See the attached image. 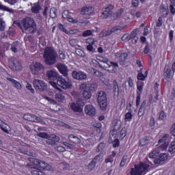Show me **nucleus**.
<instances>
[{
	"label": "nucleus",
	"mask_w": 175,
	"mask_h": 175,
	"mask_svg": "<svg viewBox=\"0 0 175 175\" xmlns=\"http://www.w3.org/2000/svg\"><path fill=\"white\" fill-rule=\"evenodd\" d=\"M92 62L97 64L101 69H105V70H107L110 73H116L118 68L117 62H111L110 59L102 56H97L96 59H92Z\"/></svg>",
	"instance_id": "nucleus-1"
},
{
	"label": "nucleus",
	"mask_w": 175,
	"mask_h": 175,
	"mask_svg": "<svg viewBox=\"0 0 175 175\" xmlns=\"http://www.w3.org/2000/svg\"><path fill=\"white\" fill-rule=\"evenodd\" d=\"M49 84L57 90V91H62L61 88L63 90H68L72 87V82L68 79H64L62 77H59L57 80V83L55 81H49ZM61 87V88H59Z\"/></svg>",
	"instance_id": "nucleus-2"
},
{
	"label": "nucleus",
	"mask_w": 175,
	"mask_h": 175,
	"mask_svg": "<svg viewBox=\"0 0 175 175\" xmlns=\"http://www.w3.org/2000/svg\"><path fill=\"white\" fill-rule=\"evenodd\" d=\"M44 59L46 65H54L57 62V54L51 47H46L44 51Z\"/></svg>",
	"instance_id": "nucleus-3"
},
{
	"label": "nucleus",
	"mask_w": 175,
	"mask_h": 175,
	"mask_svg": "<svg viewBox=\"0 0 175 175\" xmlns=\"http://www.w3.org/2000/svg\"><path fill=\"white\" fill-rule=\"evenodd\" d=\"M29 161L31 162V164H28L27 166H31L33 169H39V167H40L41 169H43V170H53V167L44 161H40L38 159L33 158L29 159Z\"/></svg>",
	"instance_id": "nucleus-4"
},
{
	"label": "nucleus",
	"mask_w": 175,
	"mask_h": 175,
	"mask_svg": "<svg viewBox=\"0 0 175 175\" xmlns=\"http://www.w3.org/2000/svg\"><path fill=\"white\" fill-rule=\"evenodd\" d=\"M148 167H150L148 164L141 163L131 169L130 175H144L147 173Z\"/></svg>",
	"instance_id": "nucleus-5"
},
{
	"label": "nucleus",
	"mask_w": 175,
	"mask_h": 175,
	"mask_svg": "<svg viewBox=\"0 0 175 175\" xmlns=\"http://www.w3.org/2000/svg\"><path fill=\"white\" fill-rule=\"evenodd\" d=\"M22 25L26 31L30 33H33L36 31V23L32 18L27 17L21 21Z\"/></svg>",
	"instance_id": "nucleus-6"
},
{
	"label": "nucleus",
	"mask_w": 175,
	"mask_h": 175,
	"mask_svg": "<svg viewBox=\"0 0 175 175\" xmlns=\"http://www.w3.org/2000/svg\"><path fill=\"white\" fill-rule=\"evenodd\" d=\"M128 27L127 25H118L113 27L109 28L107 29H104L100 33V38H105V36H110L113 33H117L119 31H123Z\"/></svg>",
	"instance_id": "nucleus-7"
},
{
	"label": "nucleus",
	"mask_w": 175,
	"mask_h": 175,
	"mask_svg": "<svg viewBox=\"0 0 175 175\" xmlns=\"http://www.w3.org/2000/svg\"><path fill=\"white\" fill-rule=\"evenodd\" d=\"M97 100L100 109H102V110H106L107 107V98H106L105 92H98L97 94Z\"/></svg>",
	"instance_id": "nucleus-8"
},
{
	"label": "nucleus",
	"mask_w": 175,
	"mask_h": 175,
	"mask_svg": "<svg viewBox=\"0 0 175 175\" xmlns=\"http://www.w3.org/2000/svg\"><path fill=\"white\" fill-rule=\"evenodd\" d=\"M112 126H113V130L110 132V136H113L114 139L117 137L118 135V131L121 129V120L115 119L112 122Z\"/></svg>",
	"instance_id": "nucleus-9"
},
{
	"label": "nucleus",
	"mask_w": 175,
	"mask_h": 175,
	"mask_svg": "<svg viewBox=\"0 0 175 175\" xmlns=\"http://www.w3.org/2000/svg\"><path fill=\"white\" fill-rule=\"evenodd\" d=\"M30 70L31 73H33L36 76H38V75L40 73V70H44V66L39 62H33L30 65Z\"/></svg>",
	"instance_id": "nucleus-10"
},
{
	"label": "nucleus",
	"mask_w": 175,
	"mask_h": 175,
	"mask_svg": "<svg viewBox=\"0 0 175 175\" xmlns=\"http://www.w3.org/2000/svg\"><path fill=\"white\" fill-rule=\"evenodd\" d=\"M169 137L170 135L168 134H163L159 139V144L163 143L159 146L160 151H166V150H167V148L169 147V142H167V139H169Z\"/></svg>",
	"instance_id": "nucleus-11"
},
{
	"label": "nucleus",
	"mask_w": 175,
	"mask_h": 175,
	"mask_svg": "<svg viewBox=\"0 0 175 175\" xmlns=\"http://www.w3.org/2000/svg\"><path fill=\"white\" fill-rule=\"evenodd\" d=\"M33 84L36 90H38L39 91H44L47 88L46 83L40 79H35Z\"/></svg>",
	"instance_id": "nucleus-12"
},
{
	"label": "nucleus",
	"mask_w": 175,
	"mask_h": 175,
	"mask_svg": "<svg viewBox=\"0 0 175 175\" xmlns=\"http://www.w3.org/2000/svg\"><path fill=\"white\" fill-rule=\"evenodd\" d=\"M72 76L75 80H85L87 79V74L81 71L74 70Z\"/></svg>",
	"instance_id": "nucleus-13"
},
{
	"label": "nucleus",
	"mask_w": 175,
	"mask_h": 175,
	"mask_svg": "<svg viewBox=\"0 0 175 175\" xmlns=\"http://www.w3.org/2000/svg\"><path fill=\"white\" fill-rule=\"evenodd\" d=\"M9 67L12 69V70H21L22 69L21 63L18 60H10Z\"/></svg>",
	"instance_id": "nucleus-14"
},
{
	"label": "nucleus",
	"mask_w": 175,
	"mask_h": 175,
	"mask_svg": "<svg viewBox=\"0 0 175 175\" xmlns=\"http://www.w3.org/2000/svg\"><path fill=\"white\" fill-rule=\"evenodd\" d=\"M46 77L50 81H55L58 80V73L55 70H49L46 72Z\"/></svg>",
	"instance_id": "nucleus-15"
},
{
	"label": "nucleus",
	"mask_w": 175,
	"mask_h": 175,
	"mask_svg": "<svg viewBox=\"0 0 175 175\" xmlns=\"http://www.w3.org/2000/svg\"><path fill=\"white\" fill-rule=\"evenodd\" d=\"M113 9H114V6L113 5H109L107 7L103 10V12L101 13L100 17L102 18H107L109 16H111L113 13Z\"/></svg>",
	"instance_id": "nucleus-16"
},
{
	"label": "nucleus",
	"mask_w": 175,
	"mask_h": 175,
	"mask_svg": "<svg viewBox=\"0 0 175 175\" xmlns=\"http://www.w3.org/2000/svg\"><path fill=\"white\" fill-rule=\"evenodd\" d=\"M85 113L87 116L94 117L96 114V109L92 105H88L85 107Z\"/></svg>",
	"instance_id": "nucleus-17"
},
{
	"label": "nucleus",
	"mask_w": 175,
	"mask_h": 175,
	"mask_svg": "<svg viewBox=\"0 0 175 175\" xmlns=\"http://www.w3.org/2000/svg\"><path fill=\"white\" fill-rule=\"evenodd\" d=\"M81 13L85 16H94L95 10L92 7H83L81 8Z\"/></svg>",
	"instance_id": "nucleus-18"
},
{
	"label": "nucleus",
	"mask_w": 175,
	"mask_h": 175,
	"mask_svg": "<svg viewBox=\"0 0 175 175\" xmlns=\"http://www.w3.org/2000/svg\"><path fill=\"white\" fill-rule=\"evenodd\" d=\"M24 120L27 121H32L33 122H40L42 119L35 115H31L29 113H26L23 116Z\"/></svg>",
	"instance_id": "nucleus-19"
},
{
	"label": "nucleus",
	"mask_w": 175,
	"mask_h": 175,
	"mask_svg": "<svg viewBox=\"0 0 175 175\" xmlns=\"http://www.w3.org/2000/svg\"><path fill=\"white\" fill-rule=\"evenodd\" d=\"M98 88V84L96 83H82L80 85L81 90H89V91H94V90H96Z\"/></svg>",
	"instance_id": "nucleus-20"
},
{
	"label": "nucleus",
	"mask_w": 175,
	"mask_h": 175,
	"mask_svg": "<svg viewBox=\"0 0 175 175\" xmlns=\"http://www.w3.org/2000/svg\"><path fill=\"white\" fill-rule=\"evenodd\" d=\"M169 159V154L167 153H161L159 154V158L154 160V163L156 165H159L161 162H165Z\"/></svg>",
	"instance_id": "nucleus-21"
},
{
	"label": "nucleus",
	"mask_w": 175,
	"mask_h": 175,
	"mask_svg": "<svg viewBox=\"0 0 175 175\" xmlns=\"http://www.w3.org/2000/svg\"><path fill=\"white\" fill-rule=\"evenodd\" d=\"M174 75V72L170 70V66L169 65H165V69H164V77L167 80L168 79H172Z\"/></svg>",
	"instance_id": "nucleus-22"
},
{
	"label": "nucleus",
	"mask_w": 175,
	"mask_h": 175,
	"mask_svg": "<svg viewBox=\"0 0 175 175\" xmlns=\"http://www.w3.org/2000/svg\"><path fill=\"white\" fill-rule=\"evenodd\" d=\"M55 99L57 102H59V103H65L66 100V98L62 94L61 91L55 92Z\"/></svg>",
	"instance_id": "nucleus-23"
},
{
	"label": "nucleus",
	"mask_w": 175,
	"mask_h": 175,
	"mask_svg": "<svg viewBox=\"0 0 175 175\" xmlns=\"http://www.w3.org/2000/svg\"><path fill=\"white\" fill-rule=\"evenodd\" d=\"M57 68L59 72L62 73V75H63L64 76L68 75V67L66 66L62 63H59L57 64Z\"/></svg>",
	"instance_id": "nucleus-24"
},
{
	"label": "nucleus",
	"mask_w": 175,
	"mask_h": 175,
	"mask_svg": "<svg viewBox=\"0 0 175 175\" xmlns=\"http://www.w3.org/2000/svg\"><path fill=\"white\" fill-rule=\"evenodd\" d=\"M63 18H67L69 23H72L73 24H76L77 21L74 19L73 18L70 17V13L68 10H65L62 13Z\"/></svg>",
	"instance_id": "nucleus-25"
},
{
	"label": "nucleus",
	"mask_w": 175,
	"mask_h": 175,
	"mask_svg": "<svg viewBox=\"0 0 175 175\" xmlns=\"http://www.w3.org/2000/svg\"><path fill=\"white\" fill-rule=\"evenodd\" d=\"M137 32H139V29H137L135 30H133L131 34L129 35V40H132L133 43L135 44V43H137V40H139V38L137 36Z\"/></svg>",
	"instance_id": "nucleus-26"
},
{
	"label": "nucleus",
	"mask_w": 175,
	"mask_h": 175,
	"mask_svg": "<svg viewBox=\"0 0 175 175\" xmlns=\"http://www.w3.org/2000/svg\"><path fill=\"white\" fill-rule=\"evenodd\" d=\"M57 142H59V137L55 136V135H52L51 136H49L46 143L48 144L54 145Z\"/></svg>",
	"instance_id": "nucleus-27"
},
{
	"label": "nucleus",
	"mask_w": 175,
	"mask_h": 175,
	"mask_svg": "<svg viewBox=\"0 0 175 175\" xmlns=\"http://www.w3.org/2000/svg\"><path fill=\"white\" fill-rule=\"evenodd\" d=\"M70 107L75 113H81L83 111V107L79 105V104L72 103L70 105Z\"/></svg>",
	"instance_id": "nucleus-28"
},
{
	"label": "nucleus",
	"mask_w": 175,
	"mask_h": 175,
	"mask_svg": "<svg viewBox=\"0 0 175 175\" xmlns=\"http://www.w3.org/2000/svg\"><path fill=\"white\" fill-rule=\"evenodd\" d=\"M116 59H118L120 62H124L126 58H128V53H118L116 54Z\"/></svg>",
	"instance_id": "nucleus-29"
},
{
	"label": "nucleus",
	"mask_w": 175,
	"mask_h": 175,
	"mask_svg": "<svg viewBox=\"0 0 175 175\" xmlns=\"http://www.w3.org/2000/svg\"><path fill=\"white\" fill-rule=\"evenodd\" d=\"M88 72L90 75H93V76H97L98 77H100V76L103 75V73H102L92 68H89L88 70Z\"/></svg>",
	"instance_id": "nucleus-30"
},
{
	"label": "nucleus",
	"mask_w": 175,
	"mask_h": 175,
	"mask_svg": "<svg viewBox=\"0 0 175 175\" xmlns=\"http://www.w3.org/2000/svg\"><path fill=\"white\" fill-rule=\"evenodd\" d=\"M147 76H148V71H145L144 74L143 72H139L137 75L138 81H144Z\"/></svg>",
	"instance_id": "nucleus-31"
},
{
	"label": "nucleus",
	"mask_w": 175,
	"mask_h": 175,
	"mask_svg": "<svg viewBox=\"0 0 175 175\" xmlns=\"http://www.w3.org/2000/svg\"><path fill=\"white\" fill-rule=\"evenodd\" d=\"M99 77L102 83H103L106 87L108 88H111V84H110V81L107 78L103 77V75H101Z\"/></svg>",
	"instance_id": "nucleus-32"
},
{
	"label": "nucleus",
	"mask_w": 175,
	"mask_h": 175,
	"mask_svg": "<svg viewBox=\"0 0 175 175\" xmlns=\"http://www.w3.org/2000/svg\"><path fill=\"white\" fill-rule=\"evenodd\" d=\"M68 139L71 143H75V144H79L80 142H81L79 137L73 135H69Z\"/></svg>",
	"instance_id": "nucleus-33"
},
{
	"label": "nucleus",
	"mask_w": 175,
	"mask_h": 175,
	"mask_svg": "<svg viewBox=\"0 0 175 175\" xmlns=\"http://www.w3.org/2000/svg\"><path fill=\"white\" fill-rule=\"evenodd\" d=\"M83 90V96L85 99H90L91 96H92V94H91V91L89 89H81Z\"/></svg>",
	"instance_id": "nucleus-34"
},
{
	"label": "nucleus",
	"mask_w": 175,
	"mask_h": 175,
	"mask_svg": "<svg viewBox=\"0 0 175 175\" xmlns=\"http://www.w3.org/2000/svg\"><path fill=\"white\" fill-rule=\"evenodd\" d=\"M94 163H100L101 162H103V154H100L94 157V159L92 160Z\"/></svg>",
	"instance_id": "nucleus-35"
},
{
	"label": "nucleus",
	"mask_w": 175,
	"mask_h": 175,
	"mask_svg": "<svg viewBox=\"0 0 175 175\" xmlns=\"http://www.w3.org/2000/svg\"><path fill=\"white\" fill-rule=\"evenodd\" d=\"M131 21V18H129V14H123L121 18V22L122 24H128Z\"/></svg>",
	"instance_id": "nucleus-36"
},
{
	"label": "nucleus",
	"mask_w": 175,
	"mask_h": 175,
	"mask_svg": "<svg viewBox=\"0 0 175 175\" xmlns=\"http://www.w3.org/2000/svg\"><path fill=\"white\" fill-rule=\"evenodd\" d=\"M7 80H8V81H11V83H12L13 85H14L16 87V88H17L18 90H20L21 88V84L20 83H18L17 81H16L12 78H7Z\"/></svg>",
	"instance_id": "nucleus-37"
},
{
	"label": "nucleus",
	"mask_w": 175,
	"mask_h": 175,
	"mask_svg": "<svg viewBox=\"0 0 175 175\" xmlns=\"http://www.w3.org/2000/svg\"><path fill=\"white\" fill-rule=\"evenodd\" d=\"M132 118H133V115L132 112H127L124 116V121L126 122H131L132 121Z\"/></svg>",
	"instance_id": "nucleus-38"
},
{
	"label": "nucleus",
	"mask_w": 175,
	"mask_h": 175,
	"mask_svg": "<svg viewBox=\"0 0 175 175\" xmlns=\"http://www.w3.org/2000/svg\"><path fill=\"white\" fill-rule=\"evenodd\" d=\"M39 10H40V5L39 3H34L31 7L32 13H39Z\"/></svg>",
	"instance_id": "nucleus-39"
},
{
	"label": "nucleus",
	"mask_w": 175,
	"mask_h": 175,
	"mask_svg": "<svg viewBox=\"0 0 175 175\" xmlns=\"http://www.w3.org/2000/svg\"><path fill=\"white\" fill-rule=\"evenodd\" d=\"M168 151H169V152H170V154H174V152H175V139L170 143V147L168 148Z\"/></svg>",
	"instance_id": "nucleus-40"
},
{
	"label": "nucleus",
	"mask_w": 175,
	"mask_h": 175,
	"mask_svg": "<svg viewBox=\"0 0 175 175\" xmlns=\"http://www.w3.org/2000/svg\"><path fill=\"white\" fill-rule=\"evenodd\" d=\"M0 126L2 129V131H3V132H5V133H8L9 128H10L9 125H8L6 123H5L2 121V123L0 124Z\"/></svg>",
	"instance_id": "nucleus-41"
},
{
	"label": "nucleus",
	"mask_w": 175,
	"mask_h": 175,
	"mask_svg": "<svg viewBox=\"0 0 175 175\" xmlns=\"http://www.w3.org/2000/svg\"><path fill=\"white\" fill-rule=\"evenodd\" d=\"M113 90L115 94H117V95H118V92L120 91V89L118 88V83H117V81H113Z\"/></svg>",
	"instance_id": "nucleus-42"
},
{
	"label": "nucleus",
	"mask_w": 175,
	"mask_h": 175,
	"mask_svg": "<svg viewBox=\"0 0 175 175\" xmlns=\"http://www.w3.org/2000/svg\"><path fill=\"white\" fill-rule=\"evenodd\" d=\"M161 13L163 17L166 18L167 17V14H169V10H167V8H165V7H161Z\"/></svg>",
	"instance_id": "nucleus-43"
},
{
	"label": "nucleus",
	"mask_w": 175,
	"mask_h": 175,
	"mask_svg": "<svg viewBox=\"0 0 175 175\" xmlns=\"http://www.w3.org/2000/svg\"><path fill=\"white\" fill-rule=\"evenodd\" d=\"M0 10H4V12H8L9 13H13V9L9 8L6 7L5 5H2V3H0Z\"/></svg>",
	"instance_id": "nucleus-44"
},
{
	"label": "nucleus",
	"mask_w": 175,
	"mask_h": 175,
	"mask_svg": "<svg viewBox=\"0 0 175 175\" xmlns=\"http://www.w3.org/2000/svg\"><path fill=\"white\" fill-rule=\"evenodd\" d=\"M159 151L161 150H153L151 153H150L149 158H150V159H155L158 154H159Z\"/></svg>",
	"instance_id": "nucleus-45"
},
{
	"label": "nucleus",
	"mask_w": 175,
	"mask_h": 175,
	"mask_svg": "<svg viewBox=\"0 0 175 175\" xmlns=\"http://www.w3.org/2000/svg\"><path fill=\"white\" fill-rule=\"evenodd\" d=\"M32 175H46L43 172H42L39 168H35L34 170L31 171Z\"/></svg>",
	"instance_id": "nucleus-46"
},
{
	"label": "nucleus",
	"mask_w": 175,
	"mask_h": 175,
	"mask_svg": "<svg viewBox=\"0 0 175 175\" xmlns=\"http://www.w3.org/2000/svg\"><path fill=\"white\" fill-rule=\"evenodd\" d=\"M50 16L52 18L57 17V9L55 8H52L50 11Z\"/></svg>",
	"instance_id": "nucleus-47"
},
{
	"label": "nucleus",
	"mask_w": 175,
	"mask_h": 175,
	"mask_svg": "<svg viewBox=\"0 0 175 175\" xmlns=\"http://www.w3.org/2000/svg\"><path fill=\"white\" fill-rule=\"evenodd\" d=\"M143 87H144V83L140 81H138L137 83V88L139 92H142L143 91Z\"/></svg>",
	"instance_id": "nucleus-48"
},
{
	"label": "nucleus",
	"mask_w": 175,
	"mask_h": 175,
	"mask_svg": "<svg viewBox=\"0 0 175 175\" xmlns=\"http://www.w3.org/2000/svg\"><path fill=\"white\" fill-rule=\"evenodd\" d=\"M6 28V23L3 21V19L0 18V31H5Z\"/></svg>",
	"instance_id": "nucleus-49"
},
{
	"label": "nucleus",
	"mask_w": 175,
	"mask_h": 175,
	"mask_svg": "<svg viewBox=\"0 0 175 175\" xmlns=\"http://www.w3.org/2000/svg\"><path fill=\"white\" fill-rule=\"evenodd\" d=\"M158 98H159V94H158L156 95L154 98L152 97V96H150L149 100L150 103H154L155 102H157V100H158Z\"/></svg>",
	"instance_id": "nucleus-50"
},
{
	"label": "nucleus",
	"mask_w": 175,
	"mask_h": 175,
	"mask_svg": "<svg viewBox=\"0 0 175 175\" xmlns=\"http://www.w3.org/2000/svg\"><path fill=\"white\" fill-rule=\"evenodd\" d=\"M122 12H124V9H120L114 14V17L116 20H118V18H120V17H121V15L122 14Z\"/></svg>",
	"instance_id": "nucleus-51"
},
{
	"label": "nucleus",
	"mask_w": 175,
	"mask_h": 175,
	"mask_svg": "<svg viewBox=\"0 0 175 175\" xmlns=\"http://www.w3.org/2000/svg\"><path fill=\"white\" fill-rule=\"evenodd\" d=\"M166 113H165V111H161L160 112V114H159V118L161 121H163V120H166Z\"/></svg>",
	"instance_id": "nucleus-52"
},
{
	"label": "nucleus",
	"mask_w": 175,
	"mask_h": 175,
	"mask_svg": "<svg viewBox=\"0 0 175 175\" xmlns=\"http://www.w3.org/2000/svg\"><path fill=\"white\" fill-rule=\"evenodd\" d=\"M26 88L28 90L31 94H35V90L32 88V85L31 83H27L26 85Z\"/></svg>",
	"instance_id": "nucleus-53"
},
{
	"label": "nucleus",
	"mask_w": 175,
	"mask_h": 175,
	"mask_svg": "<svg viewBox=\"0 0 175 175\" xmlns=\"http://www.w3.org/2000/svg\"><path fill=\"white\" fill-rule=\"evenodd\" d=\"M126 161H128V156L124 155L120 164L121 167H124V166H125V163H126Z\"/></svg>",
	"instance_id": "nucleus-54"
},
{
	"label": "nucleus",
	"mask_w": 175,
	"mask_h": 175,
	"mask_svg": "<svg viewBox=\"0 0 175 175\" xmlns=\"http://www.w3.org/2000/svg\"><path fill=\"white\" fill-rule=\"evenodd\" d=\"M91 35H92V31L91 30H86L82 33L83 38H87V36H91Z\"/></svg>",
	"instance_id": "nucleus-55"
},
{
	"label": "nucleus",
	"mask_w": 175,
	"mask_h": 175,
	"mask_svg": "<svg viewBox=\"0 0 175 175\" xmlns=\"http://www.w3.org/2000/svg\"><path fill=\"white\" fill-rule=\"evenodd\" d=\"M96 165V163H94V161L92 160V162L88 165L89 170H94V169H95Z\"/></svg>",
	"instance_id": "nucleus-56"
},
{
	"label": "nucleus",
	"mask_w": 175,
	"mask_h": 175,
	"mask_svg": "<svg viewBox=\"0 0 175 175\" xmlns=\"http://www.w3.org/2000/svg\"><path fill=\"white\" fill-rule=\"evenodd\" d=\"M17 44H18V42H14L11 46V50L14 51V53H17Z\"/></svg>",
	"instance_id": "nucleus-57"
},
{
	"label": "nucleus",
	"mask_w": 175,
	"mask_h": 175,
	"mask_svg": "<svg viewBox=\"0 0 175 175\" xmlns=\"http://www.w3.org/2000/svg\"><path fill=\"white\" fill-rule=\"evenodd\" d=\"M126 83H127V84H129V87H130V88L133 87V80L132 78H131V77L128 78Z\"/></svg>",
	"instance_id": "nucleus-58"
},
{
	"label": "nucleus",
	"mask_w": 175,
	"mask_h": 175,
	"mask_svg": "<svg viewBox=\"0 0 175 175\" xmlns=\"http://www.w3.org/2000/svg\"><path fill=\"white\" fill-rule=\"evenodd\" d=\"M38 136H39V137H42L43 139H49V135L46 133H39Z\"/></svg>",
	"instance_id": "nucleus-59"
},
{
	"label": "nucleus",
	"mask_w": 175,
	"mask_h": 175,
	"mask_svg": "<svg viewBox=\"0 0 175 175\" xmlns=\"http://www.w3.org/2000/svg\"><path fill=\"white\" fill-rule=\"evenodd\" d=\"M44 99H46V100H48L49 102H50V103H51L52 105H57V101H55V100H53L51 98H50L48 96H44Z\"/></svg>",
	"instance_id": "nucleus-60"
},
{
	"label": "nucleus",
	"mask_w": 175,
	"mask_h": 175,
	"mask_svg": "<svg viewBox=\"0 0 175 175\" xmlns=\"http://www.w3.org/2000/svg\"><path fill=\"white\" fill-rule=\"evenodd\" d=\"M59 57L60 59H65V58H66V56H65V53L61 50L59 51Z\"/></svg>",
	"instance_id": "nucleus-61"
},
{
	"label": "nucleus",
	"mask_w": 175,
	"mask_h": 175,
	"mask_svg": "<svg viewBox=\"0 0 175 175\" xmlns=\"http://www.w3.org/2000/svg\"><path fill=\"white\" fill-rule=\"evenodd\" d=\"M95 42L96 41L92 38H88L86 40L87 44H95Z\"/></svg>",
	"instance_id": "nucleus-62"
},
{
	"label": "nucleus",
	"mask_w": 175,
	"mask_h": 175,
	"mask_svg": "<svg viewBox=\"0 0 175 175\" xmlns=\"http://www.w3.org/2000/svg\"><path fill=\"white\" fill-rule=\"evenodd\" d=\"M122 40L123 42H126V40H129V33H126L124 36H122Z\"/></svg>",
	"instance_id": "nucleus-63"
},
{
	"label": "nucleus",
	"mask_w": 175,
	"mask_h": 175,
	"mask_svg": "<svg viewBox=\"0 0 175 175\" xmlns=\"http://www.w3.org/2000/svg\"><path fill=\"white\" fill-rule=\"evenodd\" d=\"M171 133L174 137H175V123H174L172 125L171 129H170Z\"/></svg>",
	"instance_id": "nucleus-64"
}]
</instances>
